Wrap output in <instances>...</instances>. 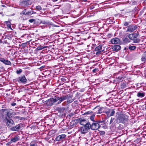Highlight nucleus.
<instances>
[{
    "instance_id": "obj_1",
    "label": "nucleus",
    "mask_w": 146,
    "mask_h": 146,
    "mask_svg": "<svg viewBox=\"0 0 146 146\" xmlns=\"http://www.w3.org/2000/svg\"><path fill=\"white\" fill-rule=\"evenodd\" d=\"M73 97L72 94H70L66 96H56L53 98H50L47 100H64L66 99L69 100L72 99Z\"/></svg>"
},
{
    "instance_id": "obj_2",
    "label": "nucleus",
    "mask_w": 146,
    "mask_h": 146,
    "mask_svg": "<svg viewBox=\"0 0 146 146\" xmlns=\"http://www.w3.org/2000/svg\"><path fill=\"white\" fill-rule=\"evenodd\" d=\"M128 117L127 115H119L116 120L117 123H125L128 121Z\"/></svg>"
},
{
    "instance_id": "obj_3",
    "label": "nucleus",
    "mask_w": 146,
    "mask_h": 146,
    "mask_svg": "<svg viewBox=\"0 0 146 146\" xmlns=\"http://www.w3.org/2000/svg\"><path fill=\"white\" fill-rule=\"evenodd\" d=\"M137 26L135 25H129L127 27L126 32L132 33L136 30L137 29Z\"/></svg>"
},
{
    "instance_id": "obj_4",
    "label": "nucleus",
    "mask_w": 146,
    "mask_h": 146,
    "mask_svg": "<svg viewBox=\"0 0 146 146\" xmlns=\"http://www.w3.org/2000/svg\"><path fill=\"white\" fill-rule=\"evenodd\" d=\"M17 81L19 83H26L27 80L25 75H21L17 79Z\"/></svg>"
},
{
    "instance_id": "obj_5",
    "label": "nucleus",
    "mask_w": 146,
    "mask_h": 146,
    "mask_svg": "<svg viewBox=\"0 0 146 146\" xmlns=\"http://www.w3.org/2000/svg\"><path fill=\"white\" fill-rule=\"evenodd\" d=\"M76 121L77 122L79 123L81 125H82L83 126L85 125V124L88 122L86 119L82 118L77 119Z\"/></svg>"
},
{
    "instance_id": "obj_6",
    "label": "nucleus",
    "mask_w": 146,
    "mask_h": 146,
    "mask_svg": "<svg viewBox=\"0 0 146 146\" xmlns=\"http://www.w3.org/2000/svg\"><path fill=\"white\" fill-rule=\"evenodd\" d=\"M29 0H21L20 5L24 7H26L30 5Z\"/></svg>"
},
{
    "instance_id": "obj_7",
    "label": "nucleus",
    "mask_w": 146,
    "mask_h": 146,
    "mask_svg": "<svg viewBox=\"0 0 146 146\" xmlns=\"http://www.w3.org/2000/svg\"><path fill=\"white\" fill-rule=\"evenodd\" d=\"M7 120V126L8 127H12L13 125H14V122L13 120L11 119L6 118Z\"/></svg>"
},
{
    "instance_id": "obj_8",
    "label": "nucleus",
    "mask_w": 146,
    "mask_h": 146,
    "mask_svg": "<svg viewBox=\"0 0 146 146\" xmlns=\"http://www.w3.org/2000/svg\"><path fill=\"white\" fill-rule=\"evenodd\" d=\"M91 129L93 130H96L100 127V125L98 122L93 123L91 125Z\"/></svg>"
},
{
    "instance_id": "obj_9",
    "label": "nucleus",
    "mask_w": 146,
    "mask_h": 146,
    "mask_svg": "<svg viewBox=\"0 0 146 146\" xmlns=\"http://www.w3.org/2000/svg\"><path fill=\"white\" fill-rule=\"evenodd\" d=\"M111 42L112 44H121V42L120 40L117 38H112L111 41Z\"/></svg>"
},
{
    "instance_id": "obj_10",
    "label": "nucleus",
    "mask_w": 146,
    "mask_h": 146,
    "mask_svg": "<svg viewBox=\"0 0 146 146\" xmlns=\"http://www.w3.org/2000/svg\"><path fill=\"white\" fill-rule=\"evenodd\" d=\"M66 135L65 134H62L58 136L56 138V141H63L66 138Z\"/></svg>"
},
{
    "instance_id": "obj_11",
    "label": "nucleus",
    "mask_w": 146,
    "mask_h": 146,
    "mask_svg": "<svg viewBox=\"0 0 146 146\" xmlns=\"http://www.w3.org/2000/svg\"><path fill=\"white\" fill-rule=\"evenodd\" d=\"M79 131L82 134L86 133L88 131V130L84 126L81 127L79 129Z\"/></svg>"
},
{
    "instance_id": "obj_12",
    "label": "nucleus",
    "mask_w": 146,
    "mask_h": 146,
    "mask_svg": "<svg viewBox=\"0 0 146 146\" xmlns=\"http://www.w3.org/2000/svg\"><path fill=\"white\" fill-rule=\"evenodd\" d=\"M0 61L6 65H10L11 64L10 61L5 60L3 58H0Z\"/></svg>"
},
{
    "instance_id": "obj_13",
    "label": "nucleus",
    "mask_w": 146,
    "mask_h": 146,
    "mask_svg": "<svg viewBox=\"0 0 146 146\" xmlns=\"http://www.w3.org/2000/svg\"><path fill=\"white\" fill-rule=\"evenodd\" d=\"M102 45H100L95 48V51H97L98 52H96V54H97L101 52L102 48Z\"/></svg>"
},
{
    "instance_id": "obj_14",
    "label": "nucleus",
    "mask_w": 146,
    "mask_h": 146,
    "mask_svg": "<svg viewBox=\"0 0 146 146\" xmlns=\"http://www.w3.org/2000/svg\"><path fill=\"white\" fill-rule=\"evenodd\" d=\"M20 125L18 124L15 127H12L11 128V130L13 131H18L20 129Z\"/></svg>"
},
{
    "instance_id": "obj_15",
    "label": "nucleus",
    "mask_w": 146,
    "mask_h": 146,
    "mask_svg": "<svg viewBox=\"0 0 146 146\" xmlns=\"http://www.w3.org/2000/svg\"><path fill=\"white\" fill-rule=\"evenodd\" d=\"M113 49L114 51H117L121 50V47L119 45H115L113 46Z\"/></svg>"
},
{
    "instance_id": "obj_16",
    "label": "nucleus",
    "mask_w": 146,
    "mask_h": 146,
    "mask_svg": "<svg viewBox=\"0 0 146 146\" xmlns=\"http://www.w3.org/2000/svg\"><path fill=\"white\" fill-rule=\"evenodd\" d=\"M83 126L86 128L88 131L91 128V125L90 122L88 121L86 123L85 125Z\"/></svg>"
},
{
    "instance_id": "obj_17",
    "label": "nucleus",
    "mask_w": 146,
    "mask_h": 146,
    "mask_svg": "<svg viewBox=\"0 0 146 146\" xmlns=\"http://www.w3.org/2000/svg\"><path fill=\"white\" fill-rule=\"evenodd\" d=\"M145 93L142 92H138L137 94V96L139 98H142L145 96Z\"/></svg>"
},
{
    "instance_id": "obj_18",
    "label": "nucleus",
    "mask_w": 146,
    "mask_h": 146,
    "mask_svg": "<svg viewBox=\"0 0 146 146\" xmlns=\"http://www.w3.org/2000/svg\"><path fill=\"white\" fill-rule=\"evenodd\" d=\"M141 60L142 62H146V51L144 52L142 55Z\"/></svg>"
},
{
    "instance_id": "obj_19",
    "label": "nucleus",
    "mask_w": 146,
    "mask_h": 146,
    "mask_svg": "<svg viewBox=\"0 0 146 146\" xmlns=\"http://www.w3.org/2000/svg\"><path fill=\"white\" fill-rule=\"evenodd\" d=\"M57 101H45L44 104H46L47 106H51L53 104V102H56Z\"/></svg>"
},
{
    "instance_id": "obj_20",
    "label": "nucleus",
    "mask_w": 146,
    "mask_h": 146,
    "mask_svg": "<svg viewBox=\"0 0 146 146\" xmlns=\"http://www.w3.org/2000/svg\"><path fill=\"white\" fill-rule=\"evenodd\" d=\"M19 136H15L12 138L11 139V141L13 142H15L19 140Z\"/></svg>"
},
{
    "instance_id": "obj_21",
    "label": "nucleus",
    "mask_w": 146,
    "mask_h": 146,
    "mask_svg": "<svg viewBox=\"0 0 146 146\" xmlns=\"http://www.w3.org/2000/svg\"><path fill=\"white\" fill-rule=\"evenodd\" d=\"M5 24H6L7 28L8 29H10L12 30L11 26V23L10 22L8 21H6L5 22Z\"/></svg>"
},
{
    "instance_id": "obj_22",
    "label": "nucleus",
    "mask_w": 146,
    "mask_h": 146,
    "mask_svg": "<svg viewBox=\"0 0 146 146\" xmlns=\"http://www.w3.org/2000/svg\"><path fill=\"white\" fill-rule=\"evenodd\" d=\"M122 40L123 42L125 44L128 43L130 42L129 39L127 38H123Z\"/></svg>"
},
{
    "instance_id": "obj_23",
    "label": "nucleus",
    "mask_w": 146,
    "mask_h": 146,
    "mask_svg": "<svg viewBox=\"0 0 146 146\" xmlns=\"http://www.w3.org/2000/svg\"><path fill=\"white\" fill-rule=\"evenodd\" d=\"M128 47L129 49L131 51L134 50L136 48L135 46H131L130 44L129 45Z\"/></svg>"
},
{
    "instance_id": "obj_24",
    "label": "nucleus",
    "mask_w": 146,
    "mask_h": 146,
    "mask_svg": "<svg viewBox=\"0 0 146 146\" xmlns=\"http://www.w3.org/2000/svg\"><path fill=\"white\" fill-rule=\"evenodd\" d=\"M23 14L25 15H29L30 14H32L31 12H29L27 11L26 9H24L23 11Z\"/></svg>"
},
{
    "instance_id": "obj_25",
    "label": "nucleus",
    "mask_w": 146,
    "mask_h": 146,
    "mask_svg": "<svg viewBox=\"0 0 146 146\" xmlns=\"http://www.w3.org/2000/svg\"><path fill=\"white\" fill-rule=\"evenodd\" d=\"M65 110V108L64 107H63L62 108H58V110L59 112L61 113L63 112Z\"/></svg>"
},
{
    "instance_id": "obj_26",
    "label": "nucleus",
    "mask_w": 146,
    "mask_h": 146,
    "mask_svg": "<svg viewBox=\"0 0 146 146\" xmlns=\"http://www.w3.org/2000/svg\"><path fill=\"white\" fill-rule=\"evenodd\" d=\"M30 146H38L37 143L35 141H33L31 142Z\"/></svg>"
},
{
    "instance_id": "obj_27",
    "label": "nucleus",
    "mask_w": 146,
    "mask_h": 146,
    "mask_svg": "<svg viewBox=\"0 0 146 146\" xmlns=\"http://www.w3.org/2000/svg\"><path fill=\"white\" fill-rule=\"evenodd\" d=\"M133 43H137L140 42V39L138 38H134L133 40Z\"/></svg>"
},
{
    "instance_id": "obj_28",
    "label": "nucleus",
    "mask_w": 146,
    "mask_h": 146,
    "mask_svg": "<svg viewBox=\"0 0 146 146\" xmlns=\"http://www.w3.org/2000/svg\"><path fill=\"white\" fill-rule=\"evenodd\" d=\"M134 34H131L129 35L128 36V37L129 39L133 40L135 38H134Z\"/></svg>"
},
{
    "instance_id": "obj_29",
    "label": "nucleus",
    "mask_w": 146,
    "mask_h": 146,
    "mask_svg": "<svg viewBox=\"0 0 146 146\" xmlns=\"http://www.w3.org/2000/svg\"><path fill=\"white\" fill-rule=\"evenodd\" d=\"M46 47L44 46L43 47V46H41V45H39L36 48V49L38 50H40L42 49L43 48H46Z\"/></svg>"
},
{
    "instance_id": "obj_30",
    "label": "nucleus",
    "mask_w": 146,
    "mask_h": 146,
    "mask_svg": "<svg viewBox=\"0 0 146 146\" xmlns=\"http://www.w3.org/2000/svg\"><path fill=\"white\" fill-rule=\"evenodd\" d=\"M95 116V115L94 114H93L92 115H91L90 116V119L91 121H92L93 122H95V121L94 120Z\"/></svg>"
},
{
    "instance_id": "obj_31",
    "label": "nucleus",
    "mask_w": 146,
    "mask_h": 146,
    "mask_svg": "<svg viewBox=\"0 0 146 146\" xmlns=\"http://www.w3.org/2000/svg\"><path fill=\"white\" fill-rule=\"evenodd\" d=\"M104 108H100L98 110V112L97 113H100L102 112H104Z\"/></svg>"
},
{
    "instance_id": "obj_32",
    "label": "nucleus",
    "mask_w": 146,
    "mask_h": 146,
    "mask_svg": "<svg viewBox=\"0 0 146 146\" xmlns=\"http://www.w3.org/2000/svg\"><path fill=\"white\" fill-rule=\"evenodd\" d=\"M115 113V111L114 109H112L111 110L110 113V116L113 115Z\"/></svg>"
},
{
    "instance_id": "obj_33",
    "label": "nucleus",
    "mask_w": 146,
    "mask_h": 146,
    "mask_svg": "<svg viewBox=\"0 0 146 146\" xmlns=\"http://www.w3.org/2000/svg\"><path fill=\"white\" fill-rule=\"evenodd\" d=\"M23 72V70L21 69H19V70H17L16 71L17 74H21Z\"/></svg>"
},
{
    "instance_id": "obj_34",
    "label": "nucleus",
    "mask_w": 146,
    "mask_h": 146,
    "mask_svg": "<svg viewBox=\"0 0 146 146\" xmlns=\"http://www.w3.org/2000/svg\"><path fill=\"white\" fill-rule=\"evenodd\" d=\"M2 110L3 111H6V112L7 113H8V112H10V110H11L10 109H2Z\"/></svg>"
},
{
    "instance_id": "obj_35",
    "label": "nucleus",
    "mask_w": 146,
    "mask_h": 146,
    "mask_svg": "<svg viewBox=\"0 0 146 146\" xmlns=\"http://www.w3.org/2000/svg\"><path fill=\"white\" fill-rule=\"evenodd\" d=\"M36 9L40 11L42 10V7L40 6H37L36 7Z\"/></svg>"
},
{
    "instance_id": "obj_36",
    "label": "nucleus",
    "mask_w": 146,
    "mask_h": 146,
    "mask_svg": "<svg viewBox=\"0 0 146 146\" xmlns=\"http://www.w3.org/2000/svg\"><path fill=\"white\" fill-rule=\"evenodd\" d=\"M98 123L100 124V125H102V124H104L105 123V122L104 121H99L98 122Z\"/></svg>"
},
{
    "instance_id": "obj_37",
    "label": "nucleus",
    "mask_w": 146,
    "mask_h": 146,
    "mask_svg": "<svg viewBox=\"0 0 146 146\" xmlns=\"http://www.w3.org/2000/svg\"><path fill=\"white\" fill-rule=\"evenodd\" d=\"M126 86V84L125 83L123 82L121 85V88H124Z\"/></svg>"
},
{
    "instance_id": "obj_38",
    "label": "nucleus",
    "mask_w": 146,
    "mask_h": 146,
    "mask_svg": "<svg viewBox=\"0 0 146 146\" xmlns=\"http://www.w3.org/2000/svg\"><path fill=\"white\" fill-rule=\"evenodd\" d=\"M29 21L30 22V23H33V22H34V23H35V19H30L29 20Z\"/></svg>"
},
{
    "instance_id": "obj_39",
    "label": "nucleus",
    "mask_w": 146,
    "mask_h": 146,
    "mask_svg": "<svg viewBox=\"0 0 146 146\" xmlns=\"http://www.w3.org/2000/svg\"><path fill=\"white\" fill-rule=\"evenodd\" d=\"M139 34L138 33H136L134 34V37L135 38H137V37L139 36Z\"/></svg>"
},
{
    "instance_id": "obj_40",
    "label": "nucleus",
    "mask_w": 146,
    "mask_h": 146,
    "mask_svg": "<svg viewBox=\"0 0 146 146\" xmlns=\"http://www.w3.org/2000/svg\"><path fill=\"white\" fill-rule=\"evenodd\" d=\"M11 115L12 113L10 112L7 113H6V115L8 117H10V116H11Z\"/></svg>"
},
{
    "instance_id": "obj_41",
    "label": "nucleus",
    "mask_w": 146,
    "mask_h": 146,
    "mask_svg": "<svg viewBox=\"0 0 146 146\" xmlns=\"http://www.w3.org/2000/svg\"><path fill=\"white\" fill-rule=\"evenodd\" d=\"M129 25V23L127 22H125L124 23V26H127Z\"/></svg>"
},
{
    "instance_id": "obj_42",
    "label": "nucleus",
    "mask_w": 146,
    "mask_h": 146,
    "mask_svg": "<svg viewBox=\"0 0 146 146\" xmlns=\"http://www.w3.org/2000/svg\"><path fill=\"white\" fill-rule=\"evenodd\" d=\"M114 118L111 117V119L110 121V124H111V123L113 122V121L114 120Z\"/></svg>"
},
{
    "instance_id": "obj_43",
    "label": "nucleus",
    "mask_w": 146,
    "mask_h": 146,
    "mask_svg": "<svg viewBox=\"0 0 146 146\" xmlns=\"http://www.w3.org/2000/svg\"><path fill=\"white\" fill-rule=\"evenodd\" d=\"M7 38L9 40H11L12 38V37L11 35H9L7 36Z\"/></svg>"
},
{
    "instance_id": "obj_44",
    "label": "nucleus",
    "mask_w": 146,
    "mask_h": 146,
    "mask_svg": "<svg viewBox=\"0 0 146 146\" xmlns=\"http://www.w3.org/2000/svg\"><path fill=\"white\" fill-rule=\"evenodd\" d=\"M27 43H25L22 44V46H23L25 47V46H26V45H27Z\"/></svg>"
},
{
    "instance_id": "obj_45",
    "label": "nucleus",
    "mask_w": 146,
    "mask_h": 146,
    "mask_svg": "<svg viewBox=\"0 0 146 146\" xmlns=\"http://www.w3.org/2000/svg\"><path fill=\"white\" fill-rule=\"evenodd\" d=\"M98 70V69L97 68H95L94 69H93L92 70V71L94 72H95L96 71Z\"/></svg>"
},
{
    "instance_id": "obj_46",
    "label": "nucleus",
    "mask_w": 146,
    "mask_h": 146,
    "mask_svg": "<svg viewBox=\"0 0 146 146\" xmlns=\"http://www.w3.org/2000/svg\"><path fill=\"white\" fill-rule=\"evenodd\" d=\"M85 90V89L84 88H82V89H81L80 91V92H84Z\"/></svg>"
},
{
    "instance_id": "obj_47",
    "label": "nucleus",
    "mask_w": 146,
    "mask_h": 146,
    "mask_svg": "<svg viewBox=\"0 0 146 146\" xmlns=\"http://www.w3.org/2000/svg\"><path fill=\"white\" fill-rule=\"evenodd\" d=\"M16 105V103H12V104H11V105L12 106H15Z\"/></svg>"
},
{
    "instance_id": "obj_48",
    "label": "nucleus",
    "mask_w": 146,
    "mask_h": 146,
    "mask_svg": "<svg viewBox=\"0 0 146 146\" xmlns=\"http://www.w3.org/2000/svg\"><path fill=\"white\" fill-rule=\"evenodd\" d=\"M101 133L103 134H105V132L104 131H102L101 132Z\"/></svg>"
},
{
    "instance_id": "obj_49",
    "label": "nucleus",
    "mask_w": 146,
    "mask_h": 146,
    "mask_svg": "<svg viewBox=\"0 0 146 146\" xmlns=\"http://www.w3.org/2000/svg\"><path fill=\"white\" fill-rule=\"evenodd\" d=\"M58 0H52V1L54 2H55L57 1Z\"/></svg>"
},
{
    "instance_id": "obj_50",
    "label": "nucleus",
    "mask_w": 146,
    "mask_h": 146,
    "mask_svg": "<svg viewBox=\"0 0 146 146\" xmlns=\"http://www.w3.org/2000/svg\"><path fill=\"white\" fill-rule=\"evenodd\" d=\"M90 113L89 112V111H88V112H87L86 113L87 114H89Z\"/></svg>"
},
{
    "instance_id": "obj_51",
    "label": "nucleus",
    "mask_w": 146,
    "mask_h": 146,
    "mask_svg": "<svg viewBox=\"0 0 146 146\" xmlns=\"http://www.w3.org/2000/svg\"><path fill=\"white\" fill-rule=\"evenodd\" d=\"M43 24H46L45 22H43Z\"/></svg>"
},
{
    "instance_id": "obj_52",
    "label": "nucleus",
    "mask_w": 146,
    "mask_h": 146,
    "mask_svg": "<svg viewBox=\"0 0 146 146\" xmlns=\"http://www.w3.org/2000/svg\"><path fill=\"white\" fill-rule=\"evenodd\" d=\"M61 102L59 101V102L58 103V104H59L60 103H61Z\"/></svg>"
},
{
    "instance_id": "obj_53",
    "label": "nucleus",
    "mask_w": 146,
    "mask_h": 146,
    "mask_svg": "<svg viewBox=\"0 0 146 146\" xmlns=\"http://www.w3.org/2000/svg\"><path fill=\"white\" fill-rule=\"evenodd\" d=\"M144 2L146 3V0H144Z\"/></svg>"
},
{
    "instance_id": "obj_54",
    "label": "nucleus",
    "mask_w": 146,
    "mask_h": 146,
    "mask_svg": "<svg viewBox=\"0 0 146 146\" xmlns=\"http://www.w3.org/2000/svg\"><path fill=\"white\" fill-rule=\"evenodd\" d=\"M27 103L28 102V103H30V102H29V101H27Z\"/></svg>"
},
{
    "instance_id": "obj_55",
    "label": "nucleus",
    "mask_w": 146,
    "mask_h": 146,
    "mask_svg": "<svg viewBox=\"0 0 146 146\" xmlns=\"http://www.w3.org/2000/svg\"><path fill=\"white\" fill-rule=\"evenodd\" d=\"M97 107H98V106H96V107L95 108H95H96Z\"/></svg>"
},
{
    "instance_id": "obj_56",
    "label": "nucleus",
    "mask_w": 146,
    "mask_h": 146,
    "mask_svg": "<svg viewBox=\"0 0 146 146\" xmlns=\"http://www.w3.org/2000/svg\"><path fill=\"white\" fill-rule=\"evenodd\" d=\"M72 101H71L70 102H69L70 103H71L72 102Z\"/></svg>"
},
{
    "instance_id": "obj_57",
    "label": "nucleus",
    "mask_w": 146,
    "mask_h": 146,
    "mask_svg": "<svg viewBox=\"0 0 146 146\" xmlns=\"http://www.w3.org/2000/svg\"><path fill=\"white\" fill-rule=\"evenodd\" d=\"M17 117V118L19 117H18V116H17V117Z\"/></svg>"
}]
</instances>
